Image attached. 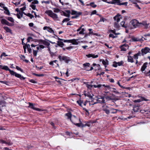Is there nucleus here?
Masks as SVG:
<instances>
[{"instance_id": "1", "label": "nucleus", "mask_w": 150, "mask_h": 150, "mask_svg": "<svg viewBox=\"0 0 150 150\" xmlns=\"http://www.w3.org/2000/svg\"><path fill=\"white\" fill-rule=\"evenodd\" d=\"M140 27V23L136 19L131 20L128 25V28L130 29Z\"/></svg>"}, {"instance_id": "2", "label": "nucleus", "mask_w": 150, "mask_h": 150, "mask_svg": "<svg viewBox=\"0 0 150 150\" xmlns=\"http://www.w3.org/2000/svg\"><path fill=\"white\" fill-rule=\"evenodd\" d=\"M140 106L139 105H135L133 107V110L135 112H141L142 113L146 112V113H148V112H150L149 110L144 109V110H141Z\"/></svg>"}, {"instance_id": "3", "label": "nucleus", "mask_w": 150, "mask_h": 150, "mask_svg": "<svg viewBox=\"0 0 150 150\" xmlns=\"http://www.w3.org/2000/svg\"><path fill=\"white\" fill-rule=\"evenodd\" d=\"M58 58L60 62L64 61L66 63H69V62L71 61L69 57L65 56H62L60 55H59L58 56Z\"/></svg>"}, {"instance_id": "4", "label": "nucleus", "mask_w": 150, "mask_h": 150, "mask_svg": "<svg viewBox=\"0 0 150 150\" xmlns=\"http://www.w3.org/2000/svg\"><path fill=\"white\" fill-rule=\"evenodd\" d=\"M71 13L72 15H75V16H72L71 17V18L73 19L79 17L80 15L82 14V13L81 12H77L75 11L72 10Z\"/></svg>"}, {"instance_id": "5", "label": "nucleus", "mask_w": 150, "mask_h": 150, "mask_svg": "<svg viewBox=\"0 0 150 150\" xmlns=\"http://www.w3.org/2000/svg\"><path fill=\"white\" fill-rule=\"evenodd\" d=\"M79 119H78L75 116L73 115L70 120L74 124L77 126L76 124H80V122L79 123H77L79 121Z\"/></svg>"}, {"instance_id": "6", "label": "nucleus", "mask_w": 150, "mask_h": 150, "mask_svg": "<svg viewBox=\"0 0 150 150\" xmlns=\"http://www.w3.org/2000/svg\"><path fill=\"white\" fill-rule=\"evenodd\" d=\"M11 74L12 75L15 76L16 77L20 78L21 80H24L25 79V77L22 76L21 74H18L13 71Z\"/></svg>"}, {"instance_id": "7", "label": "nucleus", "mask_w": 150, "mask_h": 150, "mask_svg": "<svg viewBox=\"0 0 150 150\" xmlns=\"http://www.w3.org/2000/svg\"><path fill=\"white\" fill-rule=\"evenodd\" d=\"M29 106L28 107L29 108H30L33 109V110H35L37 111H44L45 110H42L41 109H40V108H35V105L32 103H29Z\"/></svg>"}, {"instance_id": "8", "label": "nucleus", "mask_w": 150, "mask_h": 150, "mask_svg": "<svg viewBox=\"0 0 150 150\" xmlns=\"http://www.w3.org/2000/svg\"><path fill=\"white\" fill-rule=\"evenodd\" d=\"M79 122H80V124H76L77 127H81L82 128L86 126H87L88 127H90V124L88 123L84 124L82 123V122L81 121L80 119H79Z\"/></svg>"}, {"instance_id": "9", "label": "nucleus", "mask_w": 150, "mask_h": 150, "mask_svg": "<svg viewBox=\"0 0 150 150\" xmlns=\"http://www.w3.org/2000/svg\"><path fill=\"white\" fill-rule=\"evenodd\" d=\"M142 55H143L144 54H146L147 53L149 52V47H146L144 49H142L141 50Z\"/></svg>"}, {"instance_id": "10", "label": "nucleus", "mask_w": 150, "mask_h": 150, "mask_svg": "<svg viewBox=\"0 0 150 150\" xmlns=\"http://www.w3.org/2000/svg\"><path fill=\"white\" fill-rule=\"evenodd\" d=\"M90 64L89 63H86L83 64V65L84 69L86 70L87 71H88V70L89 69V67H90Z\"/></svg>"}, {"instance_id": "11", "label": "nucleus", "mask_w": 150, "mask_h": 150, "mask_svg": "<svg viewBox=\"0 0 150 150\" xmlns=\"http://www.w3.org/2000/svg\"><path fill=\"white\" fill-rule=\"evenodd\" d=\"M1 67H0V68L1 69L6 70L8 71H9L10 74H11L12 71H13V70H11L7 66H3L1 65Z\"/></svg>"}, {"instance_id": "12", "label": "nucleus", "mask_w": 150, "mask_h": 150, "mask_svg": "<svg viewBox=\"0 0 150 150\" xmlns=\"http://www.w3.org/2000/svg\"><path fill=\"white\" fill-rule=\"evenodd\" d=\"M87 87L88 88H91L93 86L94 88H100L102 87V85L100 84L98 85H91L89 84H87Z\"/></svg>"}, {"instance_id": "13", "label": "nucleus", "mask_w": 150, "mask_h": 150, "mask_svg": "<svg viewBox=\"0 0 150 150\" xmlns=\"http://www.w3.org/2000/svg\"><path fill=\"white\" fill-rule=\"evenodd\" d=\"M6 102L4 100H1L0 101V110L2 111V108L4 107H5V104Z\"/></svg>"}, {"instance_id": "14", "label": "nucleus", "mask_w": 150, "mask_h": 150, "mask_svg": "<svg viewBox=\"0 0 150 150\" xmlns=\"http://www.w3.org/2000/svg\"><path fill=\"white\" fill-rule=\"evenodd\" d=\"M121 16L119 13H118L115 17H114V19L115 21H116L117 23L119 22L120 21V18L119 17Z\"/></svg>"}, {"instance_id": "15", "label": "nucleus", "mask_w": 150, "mask_h": 150, "mask_svg": "<svg viewBox=\"0 0 150 150\" xmlns=\"http://www.w3.org/2000/svg\"><path fill=\"white\" fill-rule=\"evenodd\" d=\"M25 13L23 11H20L18 13L16 14L17 16L18 19H21V17H23V14Z\"/></svg>"}, {"instance_id": "16", "label": "nucleus", "mask_w": 150, "mask_h": 150, "mask_svg": "<svg viewBox=\"0 0 150 150\" xmlns=\"http://www.w3.org/2000/svg\"><path fill=\"white\" fill-rule=\"evenodd\" d=\"M108 106L107 105L103 109V110L107 115L110 113V110L108 109Z\"/></svg>"}, {"instance_id": "17", "label": "nucleus", "mask_w": 150, "mask_h": 150, "mask_svg": "<svg viewBox=\"0 0 150 150\" xmlns=\"http://www.w3.org/2000/svg\"><path fill=\"white\" fill-rule=\"evenodd\" d=\"M86 56L88 58L92 57L93 58H97L98 57V55L97 54H96V55H95L94 54H86Z\"/></svg>"}, {"instance_id": "18", "label": "nucleus", "mask_w": 150, "mask_h": 150, "mask_svg": "<svg viewBox=\"0 0 150 150\" xmlns=\"http://www.w3.org/2000/svg\"><path fill=\"white\" fill-rule=\"evenodd\" d=\"M148 63L147 62H145L142 66L141 69V70L142 72L144 71L147 67Z\"/></svg>"}, {"instance_id": "19", "label": "nucleus", "mask_w": 150, "mask_h": 150, "mask_svg": "<svg viewBox=\"0 0 150 150\" xmlns=\"http://www.w3.org/2000/svg\"><path fill=\"white\" fill-rule=\"evenodd\" d=\"M3 28L6 31V32L10 33L11 34H12V30L10 29L8 27L4 26Z\"/></svg>"}, {"instance_id": "20", "label": "nucleus", "mask_w": 150, "mask_h": 150, "mask_svg": "<svg viewBox=\"0 0 150 150\" xmlns=\"http://www.w3.org/2000/svg\"><path fill=\"white\" fill-rule=\"evenodd\" d=\"M71 43L73 45H77L78 44V42H77L78 39H73L71 40Z\"/></svg>"}, {"instance_id": "21", "label": "nucleus", "mask_w": 150, "mask_h": 150, "mask_svg": "<svg viewBox=\"0 0 150 150\" xmlns=\"http://www.w3.org/2000/svg\"><path fill=\"white\" fill-rule=\"evenodd\" d=\"M4 9L5 10V11L4 12L5 13L8 15H10L9 11L7 7H4Z\"/></svg>"}, {"instance_id": "22", "label": "nucleus", "mask_w": 150, "mask_h": 150, "mask_svg": "<svg viewBox=\"0 0 150 150\" xmlns=\"http://www.w3.org/2000/svg\"><path fill=\"white\" fill-rule=\"evenodd\" d=\"M140 23V26H141V25H143L145 26V27L146 28H148V26L149 25V23H147L146 21H143L142 23Z\"/></svg>"}, {"instance_id": "23", "label": "nucleus", "mask_w": 150, "mask_h": 150, "mask_svg": "<svg viewBox=\"0 0 150 150\" xmlns=\"http://www.w3.org/2000/svg\"><path fill=\"white\" fill-rule=\"evenodd\" d=\"M102 61V64L104 65L105 67H107V65L108 64V62L107 60H106V62L104 59H101L100 61Z\"/></svg>"}, {"instance_id": "24", "label": "nucleus", "mask_w": 150, "mask_h": 150, "mask_svg": "<svg viewBox=\"0 0 150 150\" xmlns=\"http://www.w3.org/2000/svg\"><path fill=\"white\" fill-rule=\"evenodd\" d=\"M51 17L54 20H58V16L56 13H53Z\"/></svg>"}, {"instance_id": "25", "label": "nucleus", "mask_w": 150, "mask_h": 150, "mask_svg": "<svg viewBox=\"0 0 150 150\" xmlns=\"http://www.w3.org/2000/svg\"><path fill=\"white\" fill-rule=\"evenodd\" d=\"M57 45L61 47H63V46L64 45V44L63 43V42L61 41H57Z\"/></svg>"}, {"instance_id": "26", "label": "nucleus", "mask_w": 150, "mask_h": 150, "mask_svg": "<svg viewBox=\"0 0 150 150\" xmlns=\"http://www.w3.org/2000/svg\"><path fill=\"white\" fill-rule=\"evenodd\" d=\"M45 13L47 14L49 16L51 17L53 12L51 10H49L46 11L45 12Z\"/></svg>"}, {"instance_id": "27", "label": "nucleus", "mask_w": 150, "mask_h": 150, "mask_svg": "<svg viewBox=\"0 0 150 150\" xmlns=\"http://www.w3.org/2000/svg\"><path fill=\"white\" fill-rule=\"evenodd\" d=\"M125 21H122L121 22L120 24L122 27H124L125 28H128V25L126 24H125Z\"/></svg>"}, {"instance_id": "28", "label": "nucleus", "mask_w": 150, "mask_h": 150, "mask_svg": "<svg viewBox=\"0 0 150 150\" xmlns=\"http://www.w3.org/2000/svg\"><path fill=\"white\" fill-rule=\"evenodd\" d=\"M65 115L67 117L68 119H70V120L71 119V117H72L71 113L70 112L66 114Z\"/></svg>"}, {"instance_id": "29", "label": "nucleus", "mask_w": 150, "mask_h": 150, "mask_svg": "<svg viewBox=\"0 0 150 150\" xmlns=\"http://www.w3.org/2000/svg\"><path fill=\"white\" fill-rule=\"evenodd\" d=\"M127 60L129 62H130L131 63L134 62L133 59L130 56H128Z\"/></svg>"}, {"instance_id": "30", "label": "nucleus", "mask_w": 150, "mask_h": 150, "mask_svg": "<svg viewBox=\"0 0 150 150\" xmlns=\"http://www.w3.org/2000/svg\"><path fill=\"white\" fill-rule=\"evenodd\" d=\"M139 38H136L135 37H133L132 38V39L130 40V42H137L138 41H139Z\"/></svg>"}, {"instance_id": "31", "label": "nucleus", "mask_w": 150, "mask_h": 150, "mask_svg": "<svg viewBox=\"0 0 150 150\" xmlns=\"http://www.w3.org/2000/svg\"><path fill=\"white\" fill-rule=\"evenodd\" d=\"M24 14L30 18L32 19L34 17V16L32 14H30L29 13H24Z\"/></svg>"}, {"instance_id": "32", "label": "nucleus", "mask_w": 150, "mask_h": 150, "mask_svg": "<svg viewBox=\"0 0 150 150\" xmlns=\"http://www.w3.org/2000/svg\"><path fill=\"white\" fill-rule=\"evenodd\" d=\"M88 30L89 31V34L93 35H96L97 36H99V35H98V33H94L93 32H91V31H92V29H88Z\"/></svg>"}, {"instance_id": "33", "label": "nucleus", "mask_w": 150, "mask_h": 150, "mask_svg": "<svg viewBox=\"0 0 150 150\" xmlns=\"http://www.w3.org/2000/svg\"><path fill=\"white\" fill-rule=\"evenodd\" d=\"M92 96L91 95V94L89 93H87V96L90 99H91V100H92V101L93 102V101L94 100V98H93V94H92Z\"/></svg>"}, {"instance_id": "34", "label": "nucleus", "mask_w": 150, "mask_h": 150, "mask_svg": "<svg viewBox=\"0 0 150 150\" xmlns=\"http://www.w3.org/2000/svg\"><path fill=\"white\" fill-rule=\"evenodd\" d=\"M92 65L94 67H95V66H96L97 67H98V70H100L101 68L100 67V65L98 64H96V63H93Z\"/></svg>"}, {"instance_id": "35", "label": "nucleus", "mask_w": 150, "mask_h": 150, "mask_svg": "<svg viewBox=\"0 0 150 150\" xmlns=\"http://www.w3.org/2000/svg\"><path fill=\"white\" fill-rule=\"evenodd\" d=\"M117 110L116 109H115L113 108H111L110 109V110L112 111L111 113H116L117 112Z\"/></svg>"}, {"instance_id": "36", "label": "nucleus", "mask_w": 150, "mask_h": 150, "mask_svg": "<svg viewBox=\"0 0 150 150\" xmlns=\"http://www.w3.org/2000/svg\"><path fill=\"white\" fill-rule=\"evenodd\" d=\"M28 25L30 27H33L34 29H36L37 28V27L36 26H34V24L33 23H29Z\"/></svg>"}, {"instance_id": "37", "label": "nucleus", "mask_w": 150, "mask_h": 150, "mask_svg": "<svg viewBox=\"0 0 150 150\" xmlns=\"http://www.w3.org/2000/svg\"><path fill=\"white\" fill-rule=\"evenodd\" d=\"M7 21L5 20L4 19H2L1 20V23L3 24H5L6 25L7 22Z\"/></svg>"}, {"instance_id": "38", "label": "nucleus", "mask_w": 150, "mask_h": 150, "mask_svg": "<svg viewBox=\"0 0 150 150\" xmlns=\"http://www.w3.org/2000/svg\"><path fill=\"white\" fill-rule=\"evenodd\" d=\"M43 44L49 47L50 45V42H48V41H46L45 40H44V42H43Z\"/></svg>"}, {"instance_id": "39", "label": "nucleus", "mask_w": 150, "mask_h": 150, "mask_svg": "<svg viewBox=\"0 0 150 150\" xmlns=\"http://www.w3.org/2000/svg\"><path fill=\"white\" fill-rule=\"evenodd\" d=\"M6 18L9 21H11V22H14V20L12 17H8L7 18Z\"/></svg>"}, {"instance_id": "40", "label": "nucleus", "mask_w": 150, "mask_h": 150, "mask_svg": "<svg viewBox=\"0 0 150 150\" xmlns=\"http://www.w3.org/2000/svg\"><path fill=\"white\" fill-rule=\"evenodd\" d=\"M128 2H122L121 3L120 2H119V4H118V5H124L125 6H126L127 5Z\"/></svg>"}, {"instance_id": "41", "label": "nucleus", "mask_w": 150, "mask_h": 150, "mask_svg": "<svg viewBox=\"0 0 150 150\" xmlns=\"http://www.w3.org/2000/svg\"><path fill=\"white\" fill-rule=\"evenodd\" d=\"M124 62L122 61H121L120 62H117V66H121L123 65V64H124Z\"/></svg>"}, {"instance_id": "42", "label": "nucleus", "mask_w": 150, "mask_h": 150, "mask_svg": "<svg viewBox=\"0 0 150 150\" xmlns=\"http://www.w3.org/2000/svg\"><path fill=\"white\" fill-rule=\"evenodd\" d=\"M57 62H58L57 60H54V61H51L49 63V64L50 65H51L53 66V65H54V63H56Z\"/></svg>"}, {"instance_id": "43", "label": "nucleus", "mask_w": 150, "mask_h": 150, "mask_svg": "<svg viewBox=\"0 0 150 150\" xmlns=\"http://www.w3.org/2000/svg\"><path fill=\"white\" fill-rule=\"evenodd\" d=\"M90 5L93 8H95L97 6V5L94 4V2H92L90 3Z\"/></svg>"}, {"instance_id": "44", "label": "nucleus", "mask_w": 150, "mask_h": 150, "mask_svg": "<svg viewBox=\"0 0 150 150\" xmlns=\"http://www.w3.org/2000/svg\"><path fill=\"white\" fill-rule=\"evenodd\" d=\"M105 98L106 99V100L108 101L112 100L111 98V96H105Z\"/></svg>"}, {"instance_id": "45", "label": "nucleus", "mask_w": 150, "mask_h": 150, "mask_svg": "<svg viewBox=\"0 0 150 150\" xmlns=\"http://www.w3.org/2000/svg\"><path fill=\"white\" fill-rule=\"evenodd\" d=\"M114 25L115 27L116 28L118 29L120 27V26L118 23L116 22H115L114 23Z\"/></svg>"}, {"instance_id": "46", "label": "nucleus", "mask_w": 150, "mask_h": 150, "mask_svg": "<svg viewBox=\"0 0 150 150\" xmlns=\"http://www.w3.org/2000/svg\"><path fill=\"white\" fill-rule=\"evenodd\" d=\"M70 20V19L69 18H65L62 21V23H63L64 22H67V21H69Z\"/></svg>"}, {"instance_id": "47", "label": "nucleus", "mask_w": 150, "mask_h": 150, "mask_svg": "<svg viewBox=\"0 0 150 150\" xmlns=\"http://www.w3.org/2000/svg\"><path fill=\"white\" fill-rule=\"evenodd\" d=\"M129 1L133 4H134V3H136L137 2L138 3L140 2V1L138 0H129Z\"/></svg>"}, {"instance_id": "48", "label": "nucleus", "mask_w": 150, "mask_h": 150, "mask_svg": "<svg viewBox=\"0 0 150 150\" xmlns=\"http://www.w3.org/2000/svg\"><path fill=\"white\" fill-rule=\"evenodd\" d=\"M53 11L55 13H58L60 12V10L58 8H54Z\"/></svg>"}, {"instance_id": "49", "label": "nucleus", "mask_w": 150, "mask_h": 150, "mask_svg": "<svg viewBox=\"0 0 150 150\" xmlns=\"http://www.w3.org/2000/svg\"><path fill=\"white\" fill-rule=\"evenodd\" d=\"M47 31L51 33H54V31L52 29L49 27H48V28Z\"/></svg>"}, {"instance_id": "50", "label": "nucleus", "mask_w": 150, "mask_h": 150, "mask_svg": "<svg viewBox=\"0 0 150 150\" xmlns=\"http://www.w3.org/2000/svg\"><path fill=\"white\" fill-rule=\"evenodd\" d=\"M85 31V30L84 28H83L81 29V31H80L79 32V34H82L83 35L85 34V33H84V31Z\"/></svg>"}, {"instance_id": "51", "label": "nucleus", "mask_w": 150, "mask_h": 150, "mask_svg": "<svg viewBox=\"0 0 150 150\" xmlns=\"http://www.w3.org/2000/svg\"><path fill=\"white\" fill-rule=\"evenodd\" d=\"M114 2V4H117V5H118V4H119V2H120V0H112Z\"/></svg>"}, {"instance_id": "52", "label": "nucleus", "mask_w": 150, "mask_h": 150, "mask_svg": "<svg viewBox=\"0 0 150 150\" xmlns=\"http://www.w3.org/2000/svg\"><path fill=\"white\" fill-rule=\"evenodd\" d=\"M16 69L20 71H21L22 72H23V70L21 69L20 67H19L18 66H16Z\"/></svg>"}, {"instance_id": "53", "label": "nucleus", "mask_w": 150, "mask_h": 150, "mask_svg": "<svg viewBox=\"0 0 150 150\" xmlns=\"http://www.w3.org/2000/svg\"><path fill=\"white\" fill-rule=\"evenodd\" d=\"M120 48H121V51H125L126 50V49L124 47V46H121L120 47Z\"/></svg>"}, {"instance_id": "54", "label": "nucleus", "mask_w": 150, "mask_h": 150, "mask_svg": "<svg viewBox=\"0 0 150 150\" xmlns=\"http://www.w3.org/2000/svg\"><path fill=\"white\" fill-rule=\"evenodd\" d=\"M112 66L113 67H117V62H116L115 61H114L113 62V64H112Z\"/></svg>"}, {"instance_id": "55", "label": "nucleus", "mask_w": 150, "mask_h": 150, "mask_svg": "<svg viewBox=\"0 0 150 150\" xmlns=\"http://www.w3.org/2000/svg\"><path fill=\"white\" fill-rule=\"evenodd\" d=\"M44 40L42 39H39L38 40V42H39L40 44H43L44 42Z\"/></svg>"}, {"instance_id": "56", "label": "nucleus", "mask_w": 150, "mask_h": 150, "mask_svg": "<svg viewBox=\"0 0 150 150\" xmlns=\"http://www.w3.org/2000/svg\"><path fill=\"white\" fill-rule=\"evenodd\" d=\"M0 82L1 83H3L4 84L7 85H8V84L7 83H8L9 82L8 81H0Z\"/></svg>"}, {"instance_id": "57", "label": "nucleus", "mask_w": 150, "mask_h": 150, "mask_svg": "<svg viewBox=\"0 0 150 150\" xmlns=\"http://www.w3.org/2000/svg\"><path fill=\"white\" fill-rule=\"evenodd\" d=\"M38 4V1L37 0H34V1L32 2V4Z\"/></svg>"}, {"instance_id": "58", "label": "nucleus", "mask_w": 150, "mask_h": 150, "mask_svg": "<svg viewBox=\"0 0 150 150\" xmlns=\"http://www.w3.org/2000/svg\"><path fill=\"white\" fill-rule=\"evenodd\" d=\"M38 52V50H33V54L34 56H37Z\"/></svg>"}, {"instance_id": "59", "label": "nucleus", "mask_w": 150, "mask_h": 150, "mask_svg": "<svg viewBox=\"0 0 150 150\" xmlns=\"http://www.w3.org/2000/svg\"><path fill=\"white\" fill-rule=\"evenodd\" d=\"M109 37H112L113 38H115L117 37V36H114L113 34L111 33L109 34Z\"/></svg>"}, {"instance_id": "60", "label": "nucleus", "mask_w": 150, "mask_h": 150, "mask_svg": "<svg viewBox=\"0 0 150 150\" xmlns=\"http://www.w3.org/2000/svg\"><path fill=\"white\" fill-rule=\"evenodd\" d=\"M6 25L10 26H12L14 25V24L12 23H9L8 21H7Z\"/></svg>"}, {"instance_id": "61", "label": "nucleus", "mask_w": 150, "mask_h": 150, "mask_svg": "<svg viewBox=\"0 0 150 150\" xmlns=\"http://www.w3.org/2000/svg\"><path fill=\"white\" fill-rule=\"evenodd\" d=\"M63 41L64 42L71 43V40H67L63 39Z\"/></svg>"}, {"instance_id": "62", "label": "nucleus", "mask_w": 150, "mask_h": 150, "mask_svg": "<svg viewBox=\"0 0 150 150\" xmlns=\"http://www.w3.org/2000/svg\"><path fill=\"white\" fill-rule=\"evenodd\" d=\"M63 13L64 14V15L66 17H67L68 18H69L70 16V15L69 14H67L65 12H63Z\"/></svg>"}, {"instance_id": "63", "label": "nucleus", "mask_w": 150, "mask_h": 150, "mask_svg": "<svg viewBox=\"0 0 150 150\" xmlns=\"http://www.w3.org/2000/svg\"><path fill=\"white\" fill-rule=\"evenodd\" d=\"M100 18H101L100 19L99 22L103 21V22H104L105 21H106V19L104 18L103 17H100Z\"/></svg>"}, {"instance_id": "64", "label": "nucleus", "mask_w": 150, "mask_h": 150, "mask_svg": "<svg viewBox=\"0 0 150 150\" xmlns=\"http://www.w3.org/2000/svg\"><path fill=\"white\" fill-rule=\"evenodd\" d=\"M30 6L32 8L33 10H35L36 9V6L34 5H31Z\"/></svg>"}]
</instances>
